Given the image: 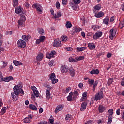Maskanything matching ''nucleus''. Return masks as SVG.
Returning a JSON list of instances; mask_svg holds the SVG:
<instances>
[{
  "label": "nucleus",
  "instance_id": "nucleus-1",
  "mask_svg": "<svg viewBox=\"0 0 124 124\" xmlns=\"http://www.w3.org/2000/svg\"><path fill=\"white\" fill-rule=\"evenodd\" d=\"M14 92L11 93V96L13 99V101H17L18 100V95L21 93V94H25V92L24 90L22 89V86L21 85H16L13 88ZM16 94V96L15 95Z\"/></svg>",
  "mask_w": 124,
  "mask_h": 124
},
{
  "label": "nucleus",
  "instance_id": "nucleus-2",
  "mask_svg": "<svg viewBox=\"0 0 124 124\" xmlns=\"http://www.w3.org/2000/svg\"><path fill=\"white\" fill-rule=\"evenodd\" d=\"M32 7L33 8L36 9V11H37V13L42 14L43 8H42V6H41L40 4L38 3H35L33 4Z\"/></svg>",
  "mask_w": 124,
  "mask_h": 124
},
{
  "label": "nucleus",
  "instance_id": "nucleus-3",
  "mask_svg": "<svg viewBox=\"0 0 124 124\" xmlns=\"http://www.w3.org/2000/svg\"><path fill=\"white\" fill-rule=\"evenodd\" d=\"M17 45L18 47L21 48V49H25L27 46V44L23 40L20 39L17 41Z\"/></svg>",
  "mask_w": 124,
  "mask_h": 124
},
{
  "label": "nucleus",
  "instance_id": "nucleus-4",
  "mask_svg": "<svg viewBox=\"0 0 124 124\" xmlns=\"http://www.w3.org/2000/svg\"><path fill=\"white\" fill-rule=\"evenodd\" d=\"M110 32V35H109V38L111 39V40H113L114 39V37H115L116 35V33L117 32V28L115 29H111L109 31Z\"/></svg>",
  "mask_w": 124,
  "mask_h": 124
},
{
  "label": "nucleus",
  "instance_id": "nucleus-5",
  "mask_svg": "<svg viewBox=\"0 0 124 124\" xmlns=\"http://www.w3.org/2000/svg\"><path fill=\"white\" fill-rule=\"evenodd\" d=\"M102 98H103V92L100 91L95 95L94 100L97 101V100H100V99H102Z\"/></svg>",
  "mask_w": 124,
  "mask_h": 124
},
{
  "label": "nucleus",
  "instance_id": "nucleus-6",
  "mask_svg": "<svg viewBox=\"0 0 124 124\" xmlns=\"http://www.w3.org/2000/svg\"><path fill=\"white\" fill-rule=\"evenodd\" d=\"M26 20V16H25V14L24 13L21 14L20 19L18 21V24L19 26H22V25H23L24 22H25Z\"/></svg>",
  "mask_w": 124,
  "mask_h": 124
},
{
  "label": "nucleus",
  "instance_id": "nucleus-7",
  "mask_svg": "<svg viewBox=\"0 0 124 124\" xmlns=\"http://www.w3.org/2000/svg\"><path fill=\"white\" fill-rule=\"evenodd\" d=\"M50 79L52 81V84H56V83L59 82V80L56 79V76L54 73H52L50 74Z\"/></svg>",
  "mask_w": 124,
  "mask_h": 124
},
{
  "label": "nucleus",
  "instance_id": "nucleus-8",
  "mask_svg": "<svg viewBox=\"0 0 124 124\" xmlns=\"http://www.w3.org/2000/svg\"><path fill=\"white\" fill-rule=\"evenodd\" d=\"M31 89L33 91V93H34V95L36 96V97H39V92L37 91V88L34 86H31Z\"/></svg>",
  "mask_w": 124,
  "mask_h": 124
},
{
  "label": "nucleus",
  "instance_id": "nucleus-9",
  "mask_svg": "<svg viewBox=\"0 0 124 124\" xmlns=\"http://www.w3.org/2000/svg\"><path fill=\"white\" fill-rule=\"evenodd\" d=\"M69 69V68L65 65H62L61 67V70L62 73H66V72H68Z\"/></svg>",
  "mask_w": 124,
  "mask_h": 124
},
{
  "label": "nucleus",
  "instance_id": "nucleus-10",
  "mask_svg": "<svg viewBox=\"0 0 124 124\" xmlns=\"http://www.w3.org/2000/svg\"><path fill=\"white\" fill-rule=\"evenodd\" d=\"M50 91H51V87H48L46 90V96L48 100H49V99H50V97H51V93H50Z\"/></svg>",
  "mask_w": 124,
  "mask_h": 124
},
{
  "label": "nucleus",
  "instance_id": "nucleus-11",
  "mask_svg": "<svg viewBox=\"0 0 124 124\" xmlns=\"http://www.w3.org/2000/svg\"><path fill=\"white\" fill-rule=\"evenodd\" d=\"M106 108L104 106L102 105H100L98 108V110L99 112V113H103L106 111Z\"/></svg>",
  "mask_w": 124,
  "mask_h": 124
},
{
  "label": "nucleus",
  "instance_id": "nucleus-12",
  "mask_svg": "<svg viewBox=\"0 0 124 124\" xmlns=\"http://www.w3.org/2000/svg\"><path fill=\"white\" fill-rule=\"evenodd\" d=\"M87 104L88 103L86 101L82 102L81 105L80 111H81L82 112H84L85 110H86V108H87Z\"/></svg>",
  "mask_w": 124,
  "mask_h": 124
},
{
  "label": "nucleus",
  "instance_id": "nucleus-13",
  "mask_svg": "<svg viewBox=\"0 0 124 124\" xmlns=\"http://www.w3.org/2000/svg\"><path fill=\"white\" fill-rule=\"evenodd\" d=\"M102 36V32H97L93 36V39H98L99 37Z\"/></svg>",
  "mask_w": 124,
  "mask_h": 124
},
{
  "label": "nucleus",
  "instance_id": "nucleus-14",
  "mask_svg": "<svg viewBox=\"0 0 124 124\" xmlns=\"http://www.w3.org/2000/svg\"><path fill=\"white\" fill-rule=\"evenodd\" d=\"M101 8V5L100 4H97L94 7V9L93 10V13H97L99 10H100Z\"/></svg>",
  "mask_w": 124,
  "mask_h": 124
},
{
  "label": "nucleus",
  "instance_id": "nucleus-15",
  "mask_svg": "<svg viewBox=\"0 0 124 124\" xmlns=\"http://www.w3.org/2000/svg\"><path fill=\"white\" fill-rule=\"evenodd\" d=\"M95 14V17H96V18H101L102 17H103V16H104V13H103V12L102 11H100L99 12H98V13H94Z\"/></svg>",
  "mask_w": 124,
  "mask_h": 124
},
{
  "label": "nucleus",
  "instance_id": "nucleus-16",
  "mask_svg": "<svg viewBox=\"0 0 124 124\" xmlns=\"http://www.w3.org/2000/svg\"><path fill=\"white\" fill-rule=\"evenodd\" d=\"M60 45H61V41L59 39L55 40L53 43L54 47H59Z\"/></svg>",
  "mask_w": 124,
  "mask_h": 124
},
{
  "label": "nucleus",
  "instance_id": "nucleus-17",
  "mask_svg": "<svg viewBox=\"0 0 124 124\" xmlns=\"http://www.w3.org/2000/svg\"><path fill=\"white\" fill-rule=\"evenodd\" d=\"M63 108V107H62L61 105H59L55 108V113L57 114V113H59L61 110Z\"/></svg>",
  "mask_w": 124,
  "mask_h": 124
},
{
  "label": "nucleus",
  "instance_id": "nucleus-18",
  "mask_svg": "<svg viewBox=\"0 0 124 124\" xmlns=\"http://www.w3.org/2000/svg\"><path fill=\"white\" fill-rule=\"evenodd\" d=\"M69 4L70 6L72 7V9L75 11L77 10L78 9V7H79V6H78V5H76V4H74V3L71 2H70Z\"/></svg>",
  "mask_w": 124,
  "mask_h": 124
},
{
  "label": "nucleus",
  "instance_id": "nucleus-19",
  "mask_svg": "<svg viewBox=\"0 0 124 124\" xmlns=\"http://www.w3.org/2000/svg\"><path fill=\"white\" fill-rule=\"evenodd\" d=\"M13 80H14L13 77L11 76H10L9 77H6L4 78L3 81H4V82H10V81H13Z\"/></svg>",
  "mask_w": 124,
  "mask_h": 124
},
{
  "label": "nucleus",
  "instance_id": "nucleus-20",
  "mask_svg": "<svg viewBox=\"0 0 124 124\" xmlns=\"http://www.w3.org/2000/svg\"><path fill=\"white\" fill-rule=\"evenodd\" d=\"M88 47L90 50H93L95 49V45L93 43H90L88 44Z\"/></svg>",
  "mask_w": 124,
  "mask_h": 124
},
{
  "label": "nucleus",
  "instance_id": "nucleus-21",
  "mask_svg": "<svg viewBox=\"0 0 124 124\" xmlns=\"http://www.w3.org/2000/svg\"><path fill=\"white\" fill-rule=\"evenodd\" d=\"M90 74H99V70L98 69H93L91 71H90Z\"/></svg>",
  "mask_w": 124,
  "mask_h": 124
},
{
  "label": "nucleus",
  "instance_id": "nucleus-22",
  "mask_svg": "<svg viewBox=\"0 0 124 124\" xmlns=\"http://www.w3.org/2000/svg\"><path fill=\"white\" fill-rule=\"evenodd\" d=\"M73 93L70 92L69 94V96L67 97L68 101H73Z\"/></svg>",
  "mask_w": 124,
  "mask_h": 124
},
{
  "label": "nucleus",
  "instance_id": "nucleus-23",
  "mask_svg": "<svg viewBox=\"0 0 124 124\" xmlns=\"http://www.w3.org/2000/svg\"><path fill=\"white\" fill-rule=\"evenodd\" d=\"M22 39H23V40H25L26 42H28V41H29V39H31V36L23 35L22 36Z\"/></svg>",
  "mask_w": 124,
  "mask_h": 124
},
{
  "label": "nucleus",
  "instance_id": "nucleus-24",
  "mask_svg": "<svg viewBox=\"0 0 124 124\" xmlns=\"http://www.w3.org/2000/svg\"><path fill=\"white\" fill-rule=\"evenodd\" d=\"M13 63L15 65H16V66H18V65H23V63L17 60H14Z\"/></svg>",
  "mask_w": 124,
  "mask_h": 124
},
{
  "label": "nucleus",
  "instance_id": "nucleus-25",
  "mask_svg": "<svg viewBox=\"0 0 124 124\" xmlns=\"http://www.w3.org/2000/svg\"><path fill=\"white\" fill-rule=\"evenodd\" d=\"M29 108L31 110H33V111H36L37 110V108L33 104H30Z\"/></svg>",
  "mask_w": 124,
  "mask_h": 124
},
{
  "label": "nucleus",
  "instance_id": "nucleus-26",
  "mask_svg": "<svg viewBox=\"0 0 124 124\" xmlns=\"http://www.w3.org/2000/svg\"><path fill=\"white\" fill-rule=\"evenodd\" d=\"M42 59H43V54L39 53V54H38V55L36 57L37 61H41L42 60Z\"/></svg>",
  "mask_w": 124,
  "mask_h": 124
},
{
  "label": "nucleus",
  "instance_id": "nucleus-27",
  "mask_svg": "<svg viewBox=\"0 0 124 124\" xmlns=\"http://www.w3.org/2000/svg\"><path fill=\"white\" fill-rule=\"evenodd\" d=\"M103 23L105 24V25L108 26V25H109V17H105L103 20Z\"/></svg>",
  "mask_w": 124,
  "mask_h": 124
},
{
  "label": "nucleus",
  "instance_id": "nucleus-28",
  "mask_svg": "<svg viewBox=\"0 0 124 124\" xmlns=\"http://www.w3.org/2000/svg\"><path fill=\"white\" fill-rule=\"evenodd\" d=\"M22 9H23V8H22L21 7H18L16 9V13L17 14L21 13V12H22Z\"/></svg>",
  "mask_w": 124,
  "mask_h": 124
},
{
  "label": "nucleus",
  "instance_id": "nucleus-29",
  "mask_svg": "<svg viewBox=\"0 0 124 124\" xmlns=\"http://www.w3.org/2000/svg\"><path fill=\"white\" fill-rule=\"evenodd\" d=\"M66 28L67 29H70L72 27V24H71V22L70 21H67L66 22V25H65Z\"/></svg>",
  "mask_w": 124,
  "mask_h": 124
},
{
  "label": "nucleus",
  "instance_id": "nucleus-30",
  "mask_svg": "<svg viewBox=\"0 0 124 124\" xmlns=\"http://www.w3.org/2000/svg\"><path fill=\"white\" fill-rule=\"evenodd\" d=\"M112 122H113V116L109 115L108 119L107 124H110Z\"/></svg>",
  "mask_w": 124,
  "mask_h": 124
},
{
  "label": "nucleus",
  "instance_id": "nucleus-31",
  "mask_svg": "<svg viewBox=\"0 0 124 124\" xmlns=\"http://www.w3.org/2000/svg\"><path fill=\"white\" fill-rule=\"evenodd\" d=\"M114 82V78H110L108 79L107 84L108 86H110V85H111L112 83Z\"/></svg>",
  "mask_w": 124,
  "mask_h": 124
},
{
  "label": "nucleus",
  "instance_id": "nucleus-32",
  "mask_svg": "<svg viewBox=\"0 0 124 124\" xmlns=\"http://www.w3.org/2000/svg\"><path fill=\"white\" fill-rule=\"evenodd\" d=\"M69 71L70 72V74H71V76L73 77L75 75V70L74 69H71L69 70Z\"/></svg>",
  "mask_w": 124,
  "mask_h": 124
},
{
  "label": "nucleus",
  "instance_id": "nucleus-33",
  "mask_svg": "<svg viewBox=\"0 0 124 124\" xmlns=\"http://www.w3.org/2000/svg\"><path fill=\"white\" fill-rule=\"evenodd\" d=\"M7 108L5 107H4L2 108V109L1 110V115H4L5 113V112H6Z\"/></svg>",
  "mask_w": 124,
  "mask_h": 124
},
{
  "label": "nucleus",
  "instance_id": "nucleus-34",
  "mask_svg": "<svg viewBox=\"0 0 124 124\" xmlns=\"http://www.w3.org/2000/svg\"><path fill=\"white\" fill-rule=\"evenodd\" d=\"M87 49V47H77V50L78 51V52H81V51H85V49Z\"/></svg>",
  "mask_w": 124,
  "mask_h": 124
},
{
  "label": "nucleus",
  "instance_id": "nucleus-35",
  "mask_svg": "<svg viewBox=\"0 0 124 124\" xmlns=\"http://www.w3.org/2000/svg\"><path fill=\"white\" fill-rule=\"evenodd\" d=\"M82 31V28L78 27H75V32L76 33H78V32H80Z\"/></svg>",
  "mask_w": 124,
  "mask_h": 124
},
{
  "label": "nucleus",
  "instance_id": "nucleus-36",
  "mask_svg": "<svg viewBox=\"0 0 124 124\" xmlns=\"http://www.w3.org/2000/svg\"><path fill=\"white\" fill-rule=\"evenodd\" d=\"M69 61L70 62H77V58H73L72 57H70L69 58Z\"/></svg>",
  "mask_w": 124,
  "mask_h": 124
},
{
  "label": "nucleus",
  "instance_id": "nucleus-37",
  "mask_svg": "<svg viewBox=\"0 0 124 124\" xmlns=\"http://www.w3.org/2000/svg\"><path fill=\"white\" fill-rule=\"evenodd\" d=\"M71 118H72V116L71 115L67 114L66 115L65 120L66 121H68V122H69L71 120Z\"/></svg>",
  "mask_w": 124,
  "mask_h": 124
},
{
  "label": "nucleus",
  "instance_id": "nucleus-38",
  "mask_svg": "<svg viewBox=\"0 0 124 124\" xmlns=\"http://www.w3.org/2000/svg\"><path fill=\"white\" fill-rule=\"evenodd\" d=\"M19 3V0H13V7H16L17 5H18V3Z\"/></svg>",
  "mask_w": 124,
  "mask_h": 124
},
{
  "label": "nucleus",
  "instance_id": "nucleus-39",
  "mask_svg": "<svg viewBox=\"0 0 124 124\" xmlns=\"http://www.w3.org/2000/svg\"><path fill=\"white\" fill-rule=\"evenodd\" d=\"M119 28H120V29H123V27H124V20H122L120 23H119Z\"/></svg>",
  "mask_w": 124,
  "mask_h": 124
},
{
  "label": "nucleus",
  "instance_id": "nucleus-40",
  "mask_svg": "<svg viewBox=\"0 0 124 124\" xmlns=\"http://www.w3.org/2000/svg\"><path fill=\"white\" fill-rule=\"evenodd\" d=\"M62 40L63 41V42H66L67 41V36L65 35H63L61 37Z\"/></svg>",
  "mask_w": 124,
  "mask_h": 124
},
{
  "label": "nucleus",
  "instance_id": "nucleus-41",
  "mask_svg": "<svg viewBox=\"0 0 124 124\" xmlns=\"http://www.w3.org/2000/svg\"><path fill=\"white\" fill-rule=\"evenodd\" d=\"M38 31L40 34H43L44 33V30L42 28H39Z\"/></svg>",
  "mask_w": 124,
  "mask_h": 124
},
{
  "label": "nucleus",
  "instance_id": "nucleus-42",
  "mask_svg": "<svg viewBox=\"0 0 124 124\" xmlns=\"http://www.w3.org/2000/svg\"><path fill=\"white\" fill-rule=\"evenodd\" d=\"M113 108H111L110 109H109L108 110V113L109 114V116H113V114H114V111Z\"/></svg>",
  "mask_w": 124,
  "mask_h": 124
},
{
  "label": "nucleus",
  "instance_id": "nucleus-43",
  "mask_svg": "<svg viewBox=\"0 0 124 124\" xmlns=\"http://www.w3.org/2000/svg\"><path fill=\"white\" fill-rule=\"evenodd\" d=\"M50 58H54V56L56 55V51H52L49 53Z\"/></svg>",
  "mask_w": 124,
  "mask_h": 124
},
{
  "label": "nucleus",
  "instance_id": "nucleus-44",
  "mask_svg": "<svg viewBox=\"0 0 124 124\" xmlns=\"http://www.w3.org/2000/svg\"><path fill=\"white\" fill-rule=\"evenodd\" d=\"M73 1L75 4H79V3H81V0H73Z\"/></svg>",
  "mask_w": 124,
  "mask_h": 124
},
{
  "label": "nucleus",
  "instance_id": "nucleus-45",
  "mask_svg": "<svg viewBox=\"0 0 124 124\" xmlns=\"http://www.w3.org/2000/svg\"><path fill=\"white\" fill-rule=\"evenodd\" d=\"M24 123H30L31 122V120H30L29 118L26 117L24 119Z\"/></svg>",
  "mask_w": 124,
  "mask_h": 124
},
{
  "label": "nucleus",
  "instance_id": "nucleus-46",
  "mask_svg": "<svg viewBox=\"0 0 124 124\" xmlns=\"http://www.w3.org/2000/svg\"><path fill=\"white\" fill-rule=\"evenodd\" d=\"M55 5L57 9H60V8H61V5L60 4V2H56Z\"/></svg>",
  "mask_w": 124,
  "mask_h": 124
},
{
  "label": "nucleus",
  "instance_id": "nucleus-47",
  "mask_svg": "<svg viewBox=\"0 0 124 124\" xmlns=\"http://www.w3.org/2000/svg\"><path fill=\"white\" fill-rule=\"evenodd\" d=\"M3 76H2V73L0 71V81H4Z\"/></svg>",
  "mask_w": 124,
  "mask_h": 124
},
{
  "label": "nucleus",
  "instance_id": "nucleus-48",
  "mask_svg": "<svg viewBox=\"0 0 124 124\" xmlns=\"http://www.w3.org/2000/svg\"><path fill=\"white\" fill-rule=\"evenodd\" d=\"M45 39V36H41L39 38V40H41L42 42H43L44 41V40Z\"/></svg>",
  "mask_w": 124,
  "mask_h": 124
},
{
  "label": "nucleus",
  "instance_id": "nucleus-49",
  "mask_svg": "<svg viewBox=\"0 0 124 124\" xmlns=\"http://www.w3.org/2000/svg\"><path fill=\"white\" fill-rule=\"evenodd\" d=\"M65 49L66 50V51H68L70 52H71V51H72L73 50V49L71 47H66Z\"/></svg>",
  "mask_w": 124,
  "mask_h": 124
},
{
  "label": "nucleus",
  "instance_id": "nucleus-50",
  "mask_svg": "<svg viewBox=\"0 0 124 124\" xmlns=\"http://www.w3.org/2000/svg\"><path fill=\"white\" fill-rule=\"evenodd\" d=\"M82 96H83V97H87L88 96V92H84L82 94Z\"/></svg>",
  "mask_w": 124,
  "mask_h": 124
},
{
  "label": "nucleus",
  "instance_id": "nucleus-51",
  "mask_svg": "<svg viewBox=\"0 0 124 124\" xmlns=\"http://www.w3.org/2000/svg\"><path fill=\"white\" fill-rule=\"evenodd\" d=\"M86 99H87V97L82 96L80 99V102H82V101H85Z\"/></svg>",
  "mask_w": 124,
  "mask_h": 124
},
{
  "label": "nucleus",
  "instance_id": "nucleus-52",
  "mask_svg": "<svg viewBox=\"0 0 124 124\" xmlns=\"http://www.w3.org/2000/svg\"><path fill=\"white\" fill-rule=\"evenodd\" d=\"M84 58H85L84 56H79L77 58V62H78V61H82V60H84Z\"/></svg>",
  "mask_w": 124,
  "mask_h": 124
},
{
  "label": "nucleus",
  "instance_id": "nucleus-53",
  "mask_svg": "<svg viewBox=\"0 0 124 124\" xmlns=\"http://www.w3.org/2000/svg\"><path fill=\"white\" fill-rule=\"evenodd\" d=\"M78 95H76L75 94H73V100H75V99L77 98L78 97Z\"/></svg>",
  "mask_w": 124,
  "mask_h": 124
},
{
  "label": "nucleus",
  "instance_id": "nucleus-54",
  "mask_svg": "<svg viewBox=\"0 0 124 124\" xmlns=\"http://www.w3.org/2000/svg\"><path fill=\"white\" fill-rule=\"evenodd\" d=\"M89 82L90 85H93V83H94V79H91L89 81Z\"/></svg>",
  "mask_w": 124,
  "mask_h": 124
},
{
  "label": "nucleus",
  "instance_id": "nucleus-55",
  "mask_svg": "<svg viewBox=\"0 0 124 124\" xmlns=\"http://www.w3.org/2000/svg\"><path fill=\"white\" fill-rule=\"evenodd\" d=\"M12 34V31H7L6 32V35H11Z\"/></svg>",
  "mask_w": 124,
  "mask_h": 124
},
{
  "label": "nucleus",
  "instance_id": "nucleus-56",
  "mask_svg": "<svg viewBox=\"0 0 124 124\" xmlns=\"http://www.w3.org/2000/svg\"><path fill=\"white\" fill-rule=\"evenodd\" d=\"M62 3L63 5H66L67 1L66 0H62Z\"/></svg>",
  "mask_w": 124,
  "mask_h": 124
},
{
  "label": "nucleus",
  "instance_id": "nucleus-57",
  "mask_svg": "<svg viewBox=\"0 0 124 124\" xmlns=\"http://www.w3.org/2000/svg\"><path fill=\"white\" fill-rule=\"evenodd\" d=\"M54 60H51L48 63L49 66H53V63H54Z\"/></svg>",
  "mask_w": 124,
  "mask_h": 124
},
{
  "label": "nucleus",
  "instance_id": "nucleus-58",
  "mask_svg": "<svg viewBox=\"0 0 124 124\" xmlns=\"http://www.w3.org/2000/svg\"><path fill=\"white\" fill-rule=\"evenodd\" d=\"M57 15L58 18H60L62 16V13L61 12H57Z\"/></svg>",
  "mask_w": 124,
  "mask_h": 124
},
{
  "label": "nucleus",
  "instance_id": "nucleus-59",
  "mask_svg": "<svg viewBox=\"0 0 124 124\" xmlns=\"http://www.w3.org/2000/svg\"><path fill=\"white\" fill-rule=\"evenodd\" d=\"M98 84V81H95V82L94 83V84L93 85V87H95L96 88V87H97Z\"/></svg>",
  "mask_w": 124,
  "mask_h": 124
},
{
  "label": "nucleus",
  "instance_id": "nucleus-60",
  "mask_svg": "<svg viewBox=\"0 0 124 124\" xmlns=\"http://www.w3.org/2000/svg\"><path fill=\"white\" fill-rule=\"evenodd\" d=\"M2 36L1 34H0V46H1L2 45V41L1 40V37Z\"/></svg>",
  "mask_w": 124,
  "mask_h": 124
},
{
  "label": "nucleus",
  "instance_id": "nucleus-61",
  "mask_svg": "<svg viewBox=\"0 0 124 124\" xmlns=\"http://www.w3.org/2000/svg\"><path fill=\"white\" fill-rule=\"evenodd\" d=\"M38 124H47L46 121H42L38 123Z\"/></svg>",
  "mask_w": 124,
  "mask_h": 124
},
{
  "label": "nucleus",
  "instance_id": "nucleus-62",
  "mask_svg": "<svg viewBox=\"0 0 124 124\" xmlns=\"http://www.w3.org/2000/svg\"><path fill=\"white\" fill-rule=\"evenodd\" d=\"M43 112V108H40L39 110V113L40 114H41Z\"/></svg>",
  "mask_w": 124,
  "mask_h": 124
},
{
  "label": "nucleus",
  "instance_id": "nucleus-63",
  "mask_svg": "<svg viewBox=\"0 0 124 124\" xmlns=\"http://www.w3.org/2000/svg\"><path fill=\"white\" fill-rule=\"evenodd\" d=\"M107 58H111V57H112V54L110 53H108L107 55Z\"/></svg>",
  "mask_w": 124,
  "mask_h": 124
},
{
  "label": "nucleus",
  "instance_id": "nucleus-64",
  "mask_svg": "<svg viewBox=\"0 0 124 124\" xmlns=\"http://www.w3.org/2000/svg\"><path fill=\"white\" fill-rule=\"evenodd\" d=\"M40 42H41V40L39 39L36 40V44H39V43H40Z\"/></svg>",
  "mask_w": 124,
  "mask_h": 124
}]
</instances>
